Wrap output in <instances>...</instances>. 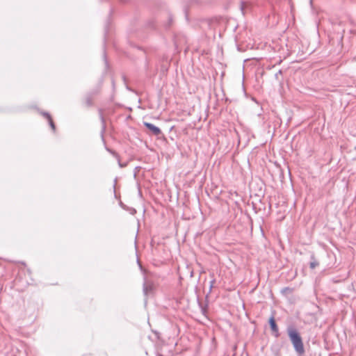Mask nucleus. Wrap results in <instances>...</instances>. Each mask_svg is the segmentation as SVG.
I'll use <instances>...</instances> for the list:
<instances>
[{
  "instance_id": "f03ea898",
  "label": "nucleus",
  "mask_w": 356,
  "mask_h": 356,
  "mask_svg": "<svg viewBox=\"0 0 356 356\" xmlns=\"http://www.w3.org/2000/svg\"><path fill=\"white\" fill-rule=\"evenodd\" d=\"M144 124L149 130H150L156 136H158L161 133V129L159 127L154 126L151 123L145 122Z\"/></svg>"
},
{
  "instance_id": "f257e3e1",
  "label": "nucleus",
  "mask_w": 356,
  "mask_h": 356,
  "mask_svg": "<svg viewBox=\"0 0 356 356\" xmlns=\"http://www.w3.org/2000/svg\"><path fill=\"white\" fill-rule=\"evenodd\" d=\"M288 334L296 350L299 353H304V346L301 337L298 331L293 328L288 329Z\"/></svg>"
},
{
  "instance_id": "7ed1b4c3",
  "label": "nucleus",
  "mask_w": 356,
  "mask_h": 356,
  "mask_svg": "<svg viewBox=\"0 0 356 356\" xmlns=\"http://www.w3.org/2000/svg\"><path fill=\"white\" fill-rule=\"evenodd\" d=\"M269 324L271 328V330L273 333H275L276 337H278L279 335V330L277 325L275 323V318L273 316H271L269 319Z\"/></svg>"
},
{
  "instance_id": "20e7f679",
  "label": "nucleus",
  "mask_w": 356,
  "mask_h": 356,
  "mask_svg": "<svg viewBox=\"0 0 356 356\" xmlns=\"http://www.w3.org/2000/svg\"><path fill=\"white\" fill-rule=\"evenodd\" d=\"M43 115L48 120L49 125L51 126L52 130L55 131V129H56L55 124H54V122L51 117L50 116V115L48 113H44Z\"/></svg>"
},
{
  "instance_id": "39448f33",
  "label": "nucleus",
  "mask_w": 356,
  "mask_h": 356,
  "mask_svg": "<svg viewBox=\"0 0 356 356\" xmlns=\"http://www.w3.org/2000/svg\"><path fill=\"white\" fill-rule=\"evenodd\" d=\"M318 263H316V262H312V263L310 264V267H311L312 268H314L316 266H318Z\"/></svg>"
}]
</instances>
